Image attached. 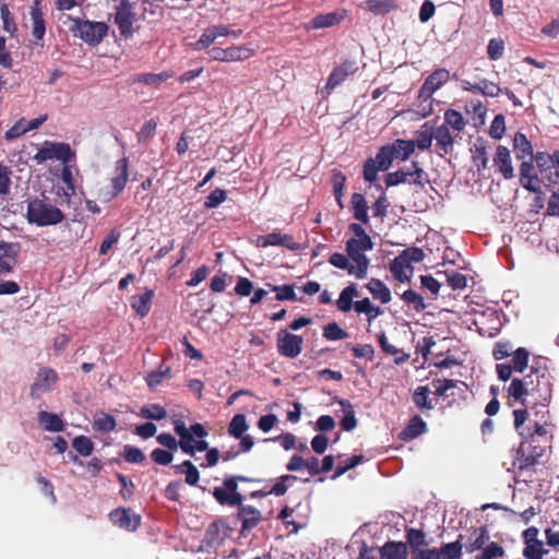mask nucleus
<instances>
[{"instance_id":"nucleus-1","label":"nucleus","mask_w":559,"mask_h":559,"mask_svg":"<svg viewBox=\"0 0 559 559\" xmlns=\"http://www.w3.org/2000/svg\"><path fill=\"white\" fill-rule=\"evenodd\" d=\"M525 419L524 413H516L513 425L515 431L521 438L519 453L524 457L525 465H535L546 454L547 449L550 448L552 435L551 432H544L538 428L535 433L531 432L522 424Z\"/></svg>"},{"instance_id":"nucleus-2","label":"nucleus","mask_w":559,"mask_h":559,"mask_svg":"<svg viewBox=\"0 0 559 559\" xmlns=\"http://www.w3.org/2000/svg\"><path fill=\"white\" fill-rule=\"evenodd\" d=\"M26 217L37 226L57 225L64 219L62 211L44 200L35 199L27 205Z\"/></svg>"},{"instance_id":"nucleus-3","label":"nucleus","mask_w":559,"mask_h":559,"mask_svg":"<svg viewBox=\"0 0 559 559\" xmlns=\"http://www.w3.org/2000/svg\"><path fill=\"white\" fill-rule=\"evenodd\" d=\"M252 478L242 475H228L223 480V487H215L213 497L221 506L234 507L243 501V496L238 490V483H250Z\"/></svg>"},{"instance_id":"nucleus-4","label":"nucleus","mask_w":559,"mask_h":559,"mask_svg":"<svg viewBox=\"0 0 559 559\" xmlns=\"http://www.w3.org/2000/svg\"><path fill=\"white\" fill-rule=\"evenodd\" d=\"M108 25L105 22L73 19L71 32L75 37L81 38L88 45L99 44L108 33Z\"/></svg>"},{"instance_id":"nucleus-5","label":"nucleus","mask_w":559,"mask_h":559,"mask_svg":"<svg viewBox=\"0 0 559 559\" xmlns=\"http://www.w3.org/2000/svg\"><path fill=\"white\" fill-rule=\"evenodd\" d=\"M393 159L395 158L390 144L381 146L374 158L370 157L365 162L362 171L364 179L368 182H374L378 178V171L386 170Z\"/></svg>"},{"instance_id":"nucleus-6","label":"nucleus","mask_w":559,"mask_h":559,"mask_svg":"<svg viewBox=\"0 0 559 559\" xmlns=\"http://www.w3.org/2000/svg\"><path fill=\"white\" fill-rule=\"evenodd\" d=\"M135 7L136 2H131L130 0H120L116 7L115 23L120 35L124 38H129L134 34L133 24L136 22Z\"/></svg>"},{"instance_id":"nucleus-7","label":"nucleus","mask_w":559,"mask_h":559,"mask_svg":"<svg viewBox=\"0 0 559 559\" xmlns=\"http://www.w3.org/2000/svg\"><path fill=\"white\" fill-rule=\"evenodd\" d=\"M510 362L496 365L497 377L500 381L507 382L511 379L513 372L522 373L528 366L530 353L524 347L514 349L511 354Z\"/></svg>"},{"instance_id":"nucleus-8","label":"nucleus","mask_w":559,"mask_h":559,"mask_svg":"<svg viewBox=\"0 0 559 559\" xmlns=\"http://www.w3.org/2000/svg\"><path fill=\"white\" fill-rule=\"evenodd\" d=\"M129 179V158L122 157L115 163L114 176L110 179L111 190L103 193V201L110 202L122 193Z\"/></svg>"},{"instance_id":"nucleus-9","label":"nucleus","mask_w":559,"mask_h":559,"mask_svg":"<svg viewBox=\"0 0 559 559\" xmlns=\"http://www.w3.org/2000/svg\"><path fill=\"white\" fill-rule=\"evenodd\" d=\"M174 431L180 438V449L183 453L193 456L195 451L203 452L210 450L209 442L205 440H194L186 424L181 419L174 421Z\"/></svg>"},{"instance_id":"nucleus-10","label":"nucleus","mask_w":559,"mask_h":559,"mask_svg":"<svg viewBox=\"0 0 559 559\" xmlns=\"http://www.w3.org/2000/svg\"><path fill=\"white\" fill-rule=\"evenodd\" d=\"M449 126L454 128L453 108L447 109L444 112V123L432 132L433 139L436 140L437 151L440 155L449 153L453 147V136L450 132Z\"/></svg>"},{"instance_id":"nucleus-11","label":"nucleus","mask_w":559,"mask_h":559,"mask_svg":"<svg viewBox=\"0 0 559 559\" xmlns=\"http://www.w3.org/2000/svg\"><path fill=\"white\" fill-rule=\"evenodd\" d=\"M304 338L287 330H281L276 335L277 352L281 356L296 358L302 352Z\"/></svg>"},{"instance_id":"nucleus-12","label":"nucleus","mask_w":559,"mask_h":559,"mask_svg":"<svg viewBox=\"0 0 559 559\" xmlns=\"http://www.w3.org/2000/svg\"><path fill=\"white\" fill-rule=\"evenodd\" d=\"M284 247L290 251H300L301 245L295 241L294 237L289 234H281L277 231L270 233L265 236L257 238V247Z\"/></svg>"},{"instance_id":"nucleus-13","label":"nucleus","mask_w":559,"mask_h":559,"mask_svg":"<svg viewBox=\"0 0 559 559\" xmlns=\"http://www.w3.org/2000/svg\"><path fill=\"white\" fill-rule=\"evenodd\" d=\"M468 282H471L472 284H474V277L472 275H468V274H460V273H456V301L459 300V297L462 296L463 300H462V305H457L456 304V308H459V310H456V314L460 313L463 311L464 313H471V314H474V316H477L479 314L480 318L484 317V313L483 312H478L476 307H473V305L475 306H479L478 302H475V301H468V296L463 294L462 293L464 292V289L468 286Z\"/></svg>"},{"instance_id":"nucleus-14","label":"nucleus","mask_w":559,"mask_h":559,"mask_svg":"<svg viewBox=\"0 0 559 559\" xmlns=\"http://www.w3.org/2000/svg\"><path fill=\"white\" fill-rule=\"evenodd\" d=\"M359 70L356 60L346 59L341 64L336 66L328 78L325 85L326 90H334L342 84L348 76L354 75Z\"/></svg>"},{"instance_id":"nucleus-15","label":"nucleus","mask_w":559,"mask_h":559,"mask_svg":"<svg viewBox=\"0 0 559 559\" xmlns=\"http://www.w3.org/2000/svg\"><path fill=\"white\" fill-rule=\"evenodd\" d=\"M207 56L212 60L231 62L245 60L249 58L250 53L247 48L233 46L228 48L213 47L207 50Z\"/></svg>"},{"instance_id":"nucleus-16","label":"nucleus","mask_w":559,"mask_h":559,"mask_svg":"<svg viewBox=\"0 0 559 559\" xmlns=\"http://www.w3.org/2000/svg\"><path fill=\"white\" fill-rule=\"evenodd\" d=\"M58 374L51 368H41L37 372L34 383L31 386V396L37 399L40 393L50 391L51 386L57 382Z\"/></svg>"},{"instance_id":"nucleus-17","label":"nucleus","mask_w":559,"mask_h":559,"mask_svg":"<svg viewBox=\"0 0 559 559\" xmlns=\"http://www.w3.org/2000/svg\"><path fill=\"white\" fill-rule=\"evenodd\" d=\"M19 245L0 241V275L11 273L17 263Z\"/></svg>"},{"instance_id":"nucleus-18","label":"nucleus","mask_w":559,"mask_h":559,"mask_svg":"<svg viewBox=\"0 0 559 559\" xmlns=\"http://www.w3.org/2000/svg\"><path fill=\"white\" fill-rule=\"evenodd\" d=\"M346 16L347 10L345 9H336L333 12L317 14L314 17L311 19L309 27L312 29H320L336 26L341 24Z\"/></svg>"},{"instance_id":"nucleus-19","label":"nucleus","mask_w":559,"mask_h":559,"mask_svg":"<svg viewBox=\"0 0 559 559\" xmlns=\"http://www.w3.org/2000/svg\"><path fill=\"white\" fill-rule=\"evenodd\" d=\"M235 507L238 508L237 512V519L241 522V532L251 531L262 520L261 512L252 507V506H245L242 502L240 504H236Z\"/></svg>"},{"instance_id":"nucleus-20","label":"nucleus","mask_w":559,"mask_h":559,"mask_svg":"<svg viewBox=\"0 0 559 559\" xmlns=\"http://www.w3.org/2000/svg\"><path fill=\"white\" fill-rule=\"evenodd\" d=\"M111 521L121 528L135 531L140 525L141 519L139 515L131 512L130 509L118 508L109 514Z\"/></svg>"},{"instance_id":"nucleus-21","label":"nucleus","mask_w":559,"mask_h":559,"mask_svg":"<svg viewBox=\"0 0 559 559\" xmlns=\"http://www.w3.org/2000/svg\"><path fill=\"white\" fill-rule=\"evenodd\" d=\"M493 165L504 179L509 180L514 177L511 154L508 147L503 145H499L497 147L496 155L493 157Z\"/></svg>"},{"instance_id":"nucleus-22","label":"nucleus","mask_w":559,"mask_h":559,"mask_svg":"<svg viewBox=\"0 0 559 559\" xmlns=\"http://www.w3.org/2000/svg\"><path fill=\"white\" fill-rule=\"evenodd\" d=\"M537 181V175L535 173V167L533 164V159L523 160L520 166V185L530 192H538V187L534 183Z\"/></svg>"},{"instance_id":"nucleus-23","label":"nucleus","mask_w":559,"mask_h":559,"mask_svg":"<svg viewBox=\"0 0 559 559\" xmlns=\"http://www.w3.org/2000/svg\"><path fill=\"white\" fill-rule=\"evenodd\" d=\"M389 269L394 278L401 283L409 282L414 272L413 266L405 262L401 255L391 261Z\"/></svg>"},{"instance_id":"nucleus-24","label":"nucleus","mask_w":559,"mask_h":559,"mask_svg":"<svg viewBox=\"0 0 559 559\" xmlns=\"http://www.w3.org/2000/svg\"><path fill=\"white\" fill-rule=\"evenodd\" d=\"M516 413H524L525 419L523 420V426L525 428H528L531 432H534L540 428L544 432H551L550 431V424L547 419H544V416H542V419H537V413H535V417H533L531 411L527 408L523 409H514L513 411V417L515 418Z\"/></svg>"},{"instance_id":"nucleus-25","label":"nucleus","mask_w":559,"mask_h":559,"mask_svg":"<svg viewBox=\"0 0 559 559\" xmlns=\"http://www.w3.org/2000/svg\"><path fill=\"white\" fill-rule=\"evenodd\" d=\"M516 413H524L525 419L523 420V426L525 428H528L531 432H534L540 428L544 432H551L550 431V424L547 419H544V416H542V419H537V413H535V417H533L531 411L527 408L523 409H514L513 411V417L515 418Z\"/></svg>"},{"instance_id":"nucleus-26","label":"nucleus","mask_w":559,"mask_h":559,"mask_svg":"<svg viewBox=\"0 0 559 559\" xmlns=\"http://www.w3.org/2000/svg\"><path fill=\"white\" fill-rule=\"evenodd\" d=\"M153 298L154 292L146 288L144 293L132 297L131 308L143 318L150 312Z\"/></svg>"},{"instance_id":"nucleus-27","label":"nucleus","mask_w":559,"mask_h":559,"mask_svg":"<svg viewBox=\"0 0 559 559\" xmlns=\"http://www.w3.org/2000/svg\"><path fill=\"white\" fill-rule=\"evenodd\" d=\"M427 429L426 423L419 415L413 416L407 426L401 431L400 439L407 441L417 438Z\"/></svg>"},{"instance_id":"nucleus-28","label":"nucleus","mask_w":559,"mask_h":559,"mask_svg":"<svg viewBox=\"0 0 559 559\" xmlns=\"http://www.w3.org/2000/svg\"><path fill=\"white\" fill-rule=\"evenodd\" d=\"M381 559H404L407 545L403 542H386L380 549Z\"/></svg>"},{"instance_id":"nucleus-29","label":"nucleus","mask_w":559,"mask_h":559,"mask_svg":"<svg viewBox=\"0 0 559 559\" xmlns=\"http://www.w3.org/2000/svg\"><path fill=\"white\" fill-rule=\"evenodd\" d=\"M350 203L354 218L361 224H368V205L365 197L361 193L355 192L352 194Z\"/></svg>"},{"instance_id":"nucleus-30","label":"nucleus","mask_w":559,"mask_h":559,"mask_svg":"<svg viewBox=\"0 0 559 559\" xmlns=\"http://www.w3.org/2000/svg\"><path fill=\"white\" fill-rule=\"evenodd\" d=\"M346 252L348 257L356 263L355 265V276L357 278H365L369 267V259L366 254L357 250L355 248H349L346 246Z\"/></svg>"},{"instance_id":"nucleus-31","label":"nucleus","mask_w":559,"mask_h":559,"mask_svg":"<svg viewBox=\"0 0 559 559\" xmlns=\"http://www.w3.org/2000/svg\"><path fill=\"white\" fill-rule=\"evenodd\" d=\"M510 380L511 383L507 389L508 396L513 399L514 402L526 405V397L531 394L530 390L525 386L520 378L511 377Z\"/></svg>"},{"instance_id":"nucleus-32","label":"nucleus","mask_w":559,"mask_h":559,"mask_svg":"<svg viewBox=\"0 0 559 559\" xmlns=\"http://www.w3.org/2000/svg\"><path fill=\"white\" fill-rule=\"evenodd\" d=\"M335 401L342 406V411L344 412V416L340 423L342 429L345 431L354 430L357 426V418L355 416L353 404L343 399H336Z\"/></svg>"},{"instance_id":"nucleus-33","label":"nucleus","mask_w":559,"mask_h":559,"mask_svg":"<svg viewBox=\"0 0 559 559\" xmlns=\"http://www.w3.org/2000/svg\"><path fill=\"white\" fill-rule=\"evenodd\" d=\"M513 150L518 159L530 157L533 159V146L522 132H516L513 138Z\"/></svg>"},{"instance_id":"nucleus-34","label":"nucleus","mask_w":559,"mask_h":559,"mask_svg":"<svg viewBox=\"0 0 559 559\" xmlns=\"http://www.w3.org/2000/svg\"><path fill=\"white\" fill-rule=\"evenodd\" d=\"M31 20H32V35L37 40L43 39L46 32V24L44 20V14L41 9L38 5V1L35 2V5L32 7L31 10Z\"/></svg>"},{"instance_id":"nucleus-35","label":"nucleus","mask_w":559,"mask_h":559,"mask_svg":"<svg viewBox=\"0 0 559 559\" xmlns=\"http://www.w3.org/2000/svg\"><path fill=\"white\" fill-rule=\"evenodd\" d=\"M170 78H173L171 71H163L160 73H140L132 79V82L158 87Z\"/></svg>"},{"instance_id":"nucleus-36","label":"nucleus","mask_w":559,"mask_h":559,"mask_svg":"<svg viewBox=\"0 0 559 559\" xmlns=\"http://www.w3.org/2000/svg\"><path fill=\"white\" fill-rule=\"evenodd\" d=\"M414 559H454V542L448 543L440 551L435 549L419 550Z\"/></svg>"},{"instance_id":"nucleus-37","label":"nucleus","mask_w":559,"mask_h":559,"mask_svg":"<svg viewBox=\"0 0 559 559\" xmlns=\"http://www.w3.org/2000/svg\"><path fill=\"white\" fill-rule=\"evenodd\" d=\"M390 146L395 159L406 160L415 151V141L397 139Z\"/></svg>"},{"instance_id":"nucleus-38","label":"nucleus","mask_w":559,"mask_h":559,"mask_svg":"<svg viewBox=\"0 0 559 559\" xmlns=\"http://www.w3.org/2000/svg\"><path fill=\"white\" fill-rule=\"evenodd\" d=\"M366 287L372 297L380 300L382 304H389L391 301V292L382 281L378 278H371Z\"/></svg>"},{"instance_id":"nucleus-39","label":"nucleus","mask_w":559,"mask_h":559,"mask_svg":"<svg viewBox=\"0 0 559 559\" xmlns=\"http://www.w3.org/2000/svg\"><path fill=\"white\" fill-rule=\"evenodd\" d=\"M38 421L43 425L44 429L47 431L59 432L64 429V424L62 419L53 414L46 411H41L38 413Z\"/></svg>"},{"instance_id":"nucleus-40","label":"nucleus","mask_w":559,"mask_h":559,"mask_svg":"<svg viewBox=\"0 0 559 559\" xmlns=\"http://www.w3.org/2000/svg\"><path fill=\"white\" fill-rule=\"evenodd\" d=\"M358 296V292L355 284H350L343 288L340 294L338 299L336 300V307L342 312H348L352 308H354L353 298Z\"/></svg>"},{"instance_id":"nucleus-41","label":"nucleus","mask_w":559,"mask_h":559,"mask_svg":"<svg viewBox=\"0 0 559 559\" xmlns=\"http://www.w3.org/2000/svg\"><path fill=\"white\" fill-rule=\"evenodd\" d=\"M432 92L430 88H428L425 85H421V87L418 91L417 95V107H418V114L423 117H427L432 111V103H431V96Z\"/></svg>"},{"instance_id":"nucleus-42","label":"nucleus","mask_w":559,"mask_h":559,"mask_svg":"<svg viewBox=\"0 0 559 559\" xmlns=\"http://www.w3.org/2000/svg\"><path fill=\"white\" fill-rule=\"evenodd\" d=\"M171 378V370L169 367H164L162 364L158 370H154L147 373L145 377V381L151 390H156V388L163 383L164 380H168Z\"/></svg>"},{"instance_id":"nucleus-43","label":"nucleus","mask_w":559,"mask_h":559,"mask_svg":"<svg viewBox=\"0 0 559 559\" xmlns=\"http://www.w3.org/2000/svg\"><path fill=\"white\" fill-rule=\"evenodd\" d=\"M533 158L535 159L542 176L547 178V175H549L555 168V154L550 155L548 153L538 152L536 155H533Z\"/></svg>"},{"instance_id":"nucleus-44","label":"nucleus","mask_w":559,"mask_h":559,"mask_svg":"<svg viewBox=\"0 0 559 559\" xmlns=\"http://www.w3.org/2000/svg\"><path fill=\"white\" fill-rule=\"evenodd\" d=\"M362 8L378 15L389 13L395 5L391 0H367L364 2Z\"/></svg>"},{"instance_id":"nucleus-45","label":"nucleus","mask_w":559,"mask_h":559,"mask_svg":"<svg viewBox=\"0 0 559 559\" xmlns=\"http://www.w3.org/2000/svg\"><path fill=\"white\" fill-rule=\"evenodd\" d=\"M449 71L445 69H438L425 80L423 85L427 86L432 93H435L449 80Z\"/></svg>"},{"instance_id":"nucleus-46","label":"nucleus","mask_w":559,"mask_h":559,"mask_svg":"<svg viewBox=\"0 0 559 559\" xmlns=\"http://www.w3.org/2000/svg\"><path fill=\"white\" fill-rule=\"evenodd\" d=\"M354 309L358 313H366L368 316L369 322L376 319L381 313V309L379 307L373 306L370 299L367 297L356 301L354 304Z\"/></svg>"},{"instance_id":"nucleus-47","label":"nucleus","mask_w":559,"mask_h":559,"mask_svg":"<svg viewBox=\"0 0 559 559\" xmlns=\"http://www.w3.org/2000/svg\"><path fill=\"white\" fill-rule=\"evenodd\" d=\"M140 416L145 419L162 420L167 416V412L159 404H150L140 409Z\"/></svg>"},{"instance_id":"nucleus-48","label":"nucleus","mask_w":559,"mask_h":559,"mask_svg":"<svg viewBox=\"0 0 559 559\" xmlns=\"http://www.w3.org/2000/svg\"><path fill=\"white\" fill-rule=\"evenodd\" d=\"M323 337L328 341H338L348 337V333L336 322H330L323 326Z\"/></svg>"},{"instance_id":"nucleus-49","label":"nucleus","mask_w":559,"mask_h":559,"mask_svg":"<svg viewBox=\"0 0 559 559\" xmlns=\"http://www.w3.org/2000/svg\"><path fill=\"white\" fill-rule=\"evenodd\" d=\"M429 393H430V389L427 385H420L415 390V392L413 394V401L418 408H421V409H431L432 408L431 401L428 399Z\"/></svg>"},{"instance_id":"nucleus-50","label":"nucleus","mask_w":559,"mask_h":559,"mask_svg":"<svg viewBox=\"0 0 559 559\" xmlns=\"http://www.w3.org/2000/svg\"><path fill=\"white\" fill-rule=\"evenodd\" d=\"M248 429L246 416L243 414H237L233 417L228 426V433L234 438H241L245 431Z\"/></svg>"},{"instance_id":"nucleus-51","label":"nucleus","mask_w":559,"mask_h":559,"mask_svg":"<svg viewBox=\"0 0 559 559\" xmlns=\"http://www.w3.org/2000/svg\"><path fill=\"white\" fill-rule=\"evenodd\" d=\"M121 456L126 462L132 464H142L146 460V456L141 449L130 444L123 447Z\"/></svg>"},{"instance_id":"nucleus-52","label":"nucleus","mask_w":559,"mask_h":559,"mask_svg":"<svg viewBox=\"0 0 559 559\" xmlns=\"http://www.w3.org/2000/svg\"><path fill=\"white\" fill-rule=\"evenodd\" d=\"M72 447L82 456H90L94 451L93 441L86 436H78L72 440Z\"/></svg>"},{"instance_id":"nucleus-53","label":"nucleus","mask_w":559,"mask_h":559,"mask_svg":"<svg viewBox=\"0 0 559 559\" xmlns=\"http://www.w3.org/2000/svg\"><path fill=\"white\" fill-rule=\"evenodd\" d=\"M298 478L295 475H282L275 485L267 491L269 495L276 497L284 496L287 492L288 485L296 481Z\"/></svg>"},{"instance_id":"nucleus-54","label":"nucleus","mask_w":559,"mask_h":559,"mask_svg":"<svg viewBox=\"0 0 559 559\" xmlns=\"http://www.w3.org/2000/svg\"><path fill=\"white\" fill-rule=\"evenodd\" d=\"M353 352V356L355 358H365L367 360H372L374 356V348L371 344H352L347 343L346 345Z\"/></svg>"},{"instance_id":"nucleus-55","label":"nucleus","mask_w":559,"mask_h":559,"mask_svg":"<svg viewBox=\"0 0 559 559\" xmlns=\"http://www.w3.org/2000/svg\"><path fill=\"white\" fill-rule=\"evenodd\" d=\"M267 286L271 287L272 292L276 293V300H278V301H284V300L295 301V300H297V296L294 290V285L276 286V285L267 284Z\"/></svg>"},{"instance_id":"nucleus-56","label":"nucleus","mask_w":559,"mask_h":559,"mask_svg":"<svg viewBox=\"0 0 559 559\" xmlns=\"http://www.w3.org/2000/svg\"><path fill=\"white\" fill-rule=\"evenodd\" d=\"M546 554L548 550L544 548L542 540L525 545L523 549V556L526 559H543Z\"/></svg>"},{"instance_id":"nucleus-57","label":"nucleus","mask_w":559,"mask_h":559,"mask_svg":"<svg viewBox=\"0 0 559 559\" xmlns=\"http://www.w3.org/2000/svg\"><path fill=\"white\" fill-rule=\"evenodd\" d=\"M0 16L3 23V29L13 35L17 31V27L7 3L0 4Z\"/></svg>"},{"instance_id":"nucleus-58","label":"nucleus","mask_w":559,"mask_h":559,"mask_svg":"<svg viewBox=\"0 0 559 559\" xmlns=\"http://www.w3.org/2000/svg\"><path fill=\"white\" fill-rule=\"evenodd\" d=\"M364 461L362 455H353L348 457L346 461L340 463L332 476V479H336L337 477L344 475L349 469L356 467L358 464H360Z\"/></svg>"},{"instance_id":"nucleus-59","label":"nucleus","mask_w":559,"mask_h":559,"mask_svg":"<svg viewBox=\"0 0 559 559\" xmlns=\"http://www.w3.org/2000/svg\"><path fill=\"white\" fill-rule=\"evenodd\" d=\"M408 175H411L409 171H406V169L401 168L393 173H388L384 176V183L389 187H394L401 183L408 182Z\"/></svg>"},{"instance_id":"nucleus-60","label":"nucleus","mask_w":559,"mask_h":559,"mask_svg":"<svg viewBox=\"0 0 559 559\" xmlns=\"http://www.w3.org/2000/svg\"><path fill=\"white\" fill-rule=\"evenodd\" d=\"M329 262L333 266L341 269V270H346L348 272V274L355 275V265L349 263V260L345 254L335 252V253L331 254Z\"/></svg>"},{"instance_id":"nucleus-61","label":"nucleus","mask_w":559,"mask_h":559,"mask_svg":"<svg viewBox=\"0 0 559 559\" xmlns=\"http://www.w3.org/2000/svg\"><path fill=\"white\" fill-rule=\"evenodd\" d=\"M53 151L55 158L64 164L69 163L75 156L74 151H72L67 143H55Z\"/></svg>"},{"instance_id":"nucleus-62","label":"nucleus","mask_w":559,"mask_h":559,"mask_svg":"<svg viewBox=\"0 0 559 559\" xmlns=\"http://www.w3.org/2000/svg\"><path fill=\"white\" fill-rule=\"evenodd\" d=\"M402 299L406 304L412 305L416 311H423L426 308L424 298L413 289L405 290L402 295Z\"/></svg>"},{"instance_id":"nucleus-63","label":"nucleus","mask_w":559,"mask_h":559,"mask_svg":"<svg viewBox=\"0 0 559 559\" xmlns=\"http://www.w3.org/2000/svg\"><path fill=\"white\" fill-rule=\"evenodd\" d=\"M399 255L409 265L413 263L421 262L425 259V253L421 248L409 247L403 250Z\"/></svg>"},{"instance_id":"nucleus-64","label":"nucleus","mask_w":559,"mask_h":559,"mask_svg":"<svg viewBox=\"0 0 559 559\" xmlns=\"http://www.w3.org/2000/svg\"><path fill=\"white\" fill-rule=\"evenodd\" d=\"M513 350L514 349L511 342H497L492 348V357L495 360H502L511 356Z\"/></svg>"}]
</instances>
